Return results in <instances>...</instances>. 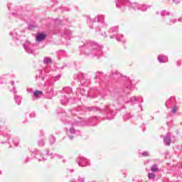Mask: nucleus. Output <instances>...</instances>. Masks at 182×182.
Wrapping results in <instances>:
<instances>
[{
    "instance_id": "20e7f679",
    "label": "nucleus",
    "mask_w": 182,
    "mask_h": 182,
    "mask_svg": "<svg viewBox=\"0 0 182 182\" xmlns=\"http://www.w3.org/2000/svg\"><path fill=\"white\" fill-rule=\"evenodd\" d=\"M165 141L167 144V146H170V144L171 143V139L168 137L165 138Z\"/></svg>"
},
{
    "instance_id": "f03ea898",
    "label": "nucleus",
    "mask_w": 182,
    "mask_h": 182,
    "mask_svg": "<svg viewBox=\"0 0 182 182\" xmlns=\"http://www.w3.org/2000/svg\"><path fill=\"white\" fill-rule=\"evenodd\" d=\"M151 171H152L153 173L159 171V169L157 167V165H153L151 168Z\"/></svg>"
},
{
    "instance_id": "7ed1b4c3",
    "label": "nucleus",
    "mask_w": 182,
    "mask_h": 182,
    "mask_svg": "<svg viewBox=\"0 0 182 182\" xmlns=\"http://www.w3.org/2000/svg\"><path fill=\"white\" fill-rule=\"evenodd\" d=\"M44 63H52V58H46L44 59Z\"/></svg>"
},
{
    "instance_id": "0eeeda50",
    "label": "nucleus",
    "mask_w": 182,
    "mask_h": 182,
    "mask_svg": "<svg viewBox=\"0 0 182 182\" xmlns=\"http://www.w3.org/2000/svg\"><path fill=\"white\" fill-rule=\"evenodd\" d=\"M177 110H178V108H177V107H175L173 108L172 112L176 113L177 112Z\"/></svg>"
},
{
    "instance_id": "423d86ee",
    "label": "nucleus",
    "mask_w": 182,
    "mask_h": 182,
    "mask_svg": "<svg viewBox=\"0 0 182 182\" xmlns=\"http://www.w3.org/2000/svg\"><path fill=\"white\" fill-rule=\"evenodd\" d=\"M155 178H156V175H154V173H151L149 174V178L154 179Z\"/></svg>"
},
{
    "instance_id": "39448f33",
    "label": "nucleus",
    "mask_w": 182,
    "mask_h": 182,
    "mask_svg": "<svg viewBox=\"0 0 182 182\" xmlns=\"http://www.w3.org/2000/svg\"><path fill=\"white\" fill-rule=\"evenodd\" d=\"M39 95H42V91H35L34 92V96L38 98V97L39 96Z\"/></svg>"
},
{
    "instance_id": "f257e3e1",
    "label": "nucleus",
    "mask_w": 182,
    "mask_h": 182,
    "mask_svg": "<svg viewBox=\"0 0 182 182\" xmlns=\"http://www.w3.org/2000/svg\"><path fill=\"white\" fill-rule=\"evenodd\" d=\"M45 38H46V35L39 34L36 36V41H38V42H41V41H43L45 39Z\"/></svg>"
},
{
    "instance_id": "6e6552de",
    "label": "nucleus",
    "mask_w": 182,
    "mask_h": 182,
    "mask_svg": "<svg viewBox=\"0 0 182 182\" xmlns=\"http://www.w3.org/2000/svg\"><path fill=\"white\" fill-rule=\"evenodd\" d=\"M143 156H149V153H147V152H144V153H143Z\"/></svg>"
}]
</instances>
